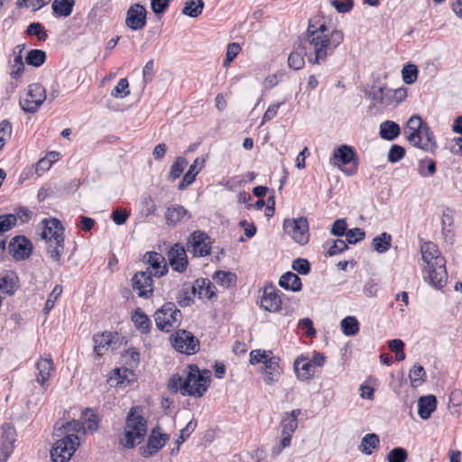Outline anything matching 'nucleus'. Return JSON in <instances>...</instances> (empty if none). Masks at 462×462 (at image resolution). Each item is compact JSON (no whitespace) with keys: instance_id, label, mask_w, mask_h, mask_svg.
Masks as SVG:
<instances>
[{"instance_id":"nucleus-1","label":"nucleus","mask_w":462,"mask_h":462,"mask_svg":"<svg viewBox=\"0 0 462 462\" xmlns=\"http://www.w3.org/2000/svg\"><path fill=\"white\" fill-rule=\"evenodd\" d=\"M344 34L340 30L329 31L325 23L310 19L304 37H300V47L311 64H319L342 43Z\"/></svg>"},{"instance_id":"nucleus-2","label":"nucleus","mask_w":462,"mask_h":462,"mask_svg":"<svg viewBox=\"0 0 462 462\" xmlns=\"http://www.w3.org/2000/svg\"><path fill=\"white\" fill-rule=\"evenodd\" d=\"M147 433V420L143 416V408L133 406L125 418V430L120 443L126 448H133L136 441L140 443Z\"/></svg>"},{"instance_id":"nucleus-3","label":"nucleus","mask_w":462,"mask_h":462,"mask_svg":"<svg viewBox=\"0 0 462 462\" xmlns=\"http://www.w3.org/2000/svg\"><path fill=\"white\" fill-rule=\"evenodd\" d=\"M210 377L209 370L200 371L197 365H189L188 372L180 386L181 395L202 397L208 388Z\"/></svg>"},{"instance_id":"nucleus-4","label":"nucleus","mask_w":462,"mask_h":462,"mask_svg":"<svg viewBox=\"0 0 462 462\" xmlns=\"http://www.w3.org/2000/svg\"><path fill=\"white\" fill-rule=\"evenodd\" d=\"M154 320L159 330L170 332L173 328L180 324L182 313L174 302L168 301L155 311Z\"/></svg>"},{"instance_id":"nucleus-5","label":"nucleus","mask_w":462,"mask_h":462,"mask_svg":"<svg viewBox=\"0 0 462 462\" xmlns=\"http://www.w3.org/2000/svg\"><path fill=\"white\" fill-rule=\"evenodd\" d=\"M61 437L56 440L51 450V457L53 462H67L79 445L78 435L69 434V436Z\"/></svg>"},{"instance_id":"nucleus-6","label":"nucleus","mask_w":462,"mask_h":462,"mask_svg":"<svg viewBox=\"0 0 462 462\" xmlns=\"http://www.w3.org/2000/svg\"><path fill=\"white\" fill-rule=\"evenodd\" d=\"M171 345L174 349L186 355H194L199 351V340L186 329L175 331L171 337Z\"/></svg>"},{"instance_id":"nucleus-7","label":"nucleus","mask_w":462,"mask_h":462,"mask_svg":"<svg viewBox=\"0 0 462 462\" xmlns=\"http://www.w3.org/2000/svg\"><path fill=\"white\" fill-rule=\"evenodd\" d=\"M283 229L296 243L306 245L309 242V223L306 217L285 219Z\"/></svg>"},{"instance_id":"nucleus-8","label":"nucleus","mask_w":462,"mask_h":462,"mask_svg":"<svg viewBox=\"0 0 462 462\" xmlns=\"http://www.w3.org/2000/svg\"><path fill=\"white\" fill-rule=\"evenodd\" d=\"M45 99L46 90L43 86L33 83L28 86L26 97L20 100V106L25 113H35Z\"/></svg>"},{"instance_id":"nucleus-9","label":"nucleus","mask_w":462,"mask_h":462,"mask_svg":"<svg viewBox=\"0 0 462 462\" xmlns=\"http://www.w3.org/2000/svg\"><path fill=\"white\" fill-rule=\"evenodd\" d=\"M333 159L337 161L335 164L338 167L352 163L350 167L344 170L346 174L350 176L356 173L358 162L356 158V152L352 146L347 144H342L338 146L333 152Z\"/></svg>"},{"instance_id":"nucleus-10","label":"nucleus","mask_w":462,"mask_h":462,"mask_svg":"<svg viewBox=\"0 0 462 462\" xmlns=\"http://www.w3.org/2000/svg\"><path fill=\"white\" fill-rule=\"evenodd\" d=\"M428 267L427 275L424 276L425 281L435 289H442L448 282L445 258H437V261Z\"/></svg>"},{"instance_id":"nucleus-11","label":"nucleus","mask_w":462,"mask_h":462,"mask_svg":"<svg viewBox=\"0 0 462 462\" xmlns=\"http://www.w3.org/2000/svg\"><path fill=\"white\" fill-rule=\"evenodd\" d=\"M169 439L170 436L162 432L159 426L154 427L148 436L146 445L140 448L141 455L143 457H152L165 446Z\"/></svg>"},{"instance_id":"nucleus-12","label":"nucleus","mask_w":462,"mask_h":462,"mask_svg":"<svg viewBox=\"0 0 462 462\" xmlns=\"http://www.w3.org/2000/svg\"><path fill=\"white\" fill-rule=\"evenodd\" d=\"M210 237L207 233L197 230L188 238V249L194 256H206L210 254Z\"/></svg>"},{"instance_id":"nucleus-13","label":"nucleus","mask_w":462,"mask_h":462,"mask_svg":"<svg viewBox=\"0 0 462 462\" xmlns=\"http://www.w3.org/2000/svg\"><path fill=\"white\" fill-rule=\"evenodd\" d=\"M131 282L133 290L138 292L140 298L149 299L152 296L153 280L151 271L137 272Z\"/></svg>"},{"instance_id":"nucleus-14","label":"nucleus","mask_w":462,"mask_h":462,"mask_svg":"<svg viewBox=\"0 0 462 462\" xmlns=\"http://www.w3.org/2000/svg\"><path fill=\"white\" fill-rule=\"evenodd\" d=\"M8 250L15 261L26 260L32 254V244L25 236H16L11 239Z\"/></svg>"},{"instance_id":"nucleus-15","label":"nucleus","mask_w":462,"mask_h":462,"mask_svg":"<svg viewBox=\"0 0 462 462\" xmlns=\"http://www.w3.org/2000/svg\"><path fill=\"white\" fill-rule=\"evenodd\" d=\"M16 440V431L14 426L5 423L2 426L0 439V462H6L14 450V443Z\"/></svg>"},{"instance_id":"nucleus-16","label":"nucleus","mask_w":462,"mask_h":462,"mask_svg":"<svg viewBox=\"0 0 462 462\" xmlns=\"http://www.w3.org/2000/svg\"><path fill=\"white\" fill-rule=\"evenodd\" d=\"M147 11L139 4H133L126 12L125 24L133 31L143 29L146 25Z\"/></svg>"},{"instance_id":"nucleus-17","label":"nucleus","mask_w":462,"mask_h":462,"mask_svg":"<svg viewBox=\"0 0 462 462\" xmlns=\"http://www.w3.org/2000/svg\"><path fill=\"white\" fill-rule=\"evenodd\" d=\"M169 264L178 273H184L188 266L186 251L179 243L175 244L168 251Z\"/></svg>"},{"instance_id":"nucleus-18","label":"nucleus","mask_w":462,"mask_h":462,"mask_svg":"<svg viewBox=\"0 0 462 462\" xmlns=\"http://www.w3.org/2000/svg\"><path fill=\"white\" fill-rule=\"evenodd\" d=\"M42 225L43 226L41 236L46 242L64 238V227L59 219L55 217L51 219L44 218L42 221Z\"/></svg>"},{"instance_id":"nucleus-19","label":"nucleus","mask_w":462,"mask_h":462,"mask_svg":"<svg viewBox=\"0 0 462 462\" xmlns=\"http://www.w3.org/2000/svg\"><path fill=\"white\" fill-rule=\"evenodd\" d=\"M280 361V358L275 356H273L264 361L262 372L266 384L271 385L279 381L282 374Z\"/></svg>"},{"instance_id":"nucleus-20","label":"nucleus","mask_w":462,"mask_h":462,"mask_svg":"<svg viewBox=\"0 0 462 462\" xmlns=\"http://www.w3.org/2000/svg\"><path fill=\"white\" fill-rule=\"evenodd\" d=\"M191 294L209 300L216 295V286L208 279H197L191 286Z\"/></svg>"},{"instance_id":"nucleus-21","label":"nucleus","mask_w":462,"mask_h":462,"mask_svg":"<svg viewBox=\"0 0 462 462\" xmlns=\"http://www.w3.org/2000/svg\"><path fill=\"white\" fill-rule=\"evenodd\" d=\"M19 278L14 271H5L0 274V292L12 296L19 288Z\"/></svg>"},{"instance_id":"nucleus-22","label":"nucleus","mask_w":462,"mask_h":462,"mask_svg":"<svg viewBox=\"0 0 462 462\" xmlns=\"http://www.w3.org/2000/svg\"><path fill=\"white\" fill-rule=\"evenodd\" d=\"M143 259L154 270L153 275L162 277L168 273V267L164 256L157 252H147Z\"/></svg>"},{"instance_id":"nucleus-23","label":"nucleus","mask_w":462,"mask_h":462,"mask_svg":"<svg viewBox=\"0 0 462 462\" xmlns=\"http://www.w3.org/2000/svg\"><path fill=\"white\" fill-rule=\"evenodd\" d=\"M293 367L298 379L301 381L311 379L315 374V367L312 362L304 356H300L295 359Z\"/></svg>"},{"instance_id":"nucleus-24","label":"nucleus","mask_w":462,"mask_h":462,"mask_svg":"<svg viewBox=\"0 0 462 462\" xmlns=\"http://www.w3.org/2000/svg\"><path fill=\"white\" fill-rule=\"evenodd\" d=\"M424 124L421 117L419 116H412L410 117L406 124L405 134L406 138L410 143L419 142L420 137L419 136L421 134V131L424 129Z\"/></svg>"},{"instance_id":"nucleus-25","label":"nucleus","mask_w":462,"mask_h":462,"mask_svg":"<svg viewBox=\"0 0 462 462\" xmlns=\"http://www.w3.org/2000/svg\"><path fill=\"white\" fill-rule=\"evenodd\" d=\"M53 368L51 358H41L36 363L38 371L36 382L42 386V393L47 390L45 383L51 376V371Z\"/></svg>"},{"instance_id":"nucleus-26","label":"nucleus","mask_w":462,"mask_h":462,"mask_svg":"<svg viewBox=\"0 0 462 462\" xmlns=\"http://www.w3.org/2000/svg\"><path fill=\"white\" fill-rule=\"evenodd\" d=\"M279 291L272 290L268 291L266 289L261 299V308L270 312H276L281 310L282 300Z\"/></svg>"},{"instance_id":"nucleus-27","label":"nucleus","mask_w":462,"mask_h":462,"mask_svg":"<svg viewBox=\"0 0 462 462\" xmlns=\"http://www.w3.org/2000/svg\"><path fill=\"white\" fill-rule=\"evenodd\" d=\"M185 217L191 218V214L181 205H173L167 208L165 219L168 226H175Z\"/></svg>"},{"instance_id":"nucleus-28","label":"nucleus","mask_w":462,"mask_h":462,"mask_svg":"<svg viewBox=\"0 0 462 462\" xmlns=\"http://www.w3.org/2000/svg\"><path fill=\"white\" fill-rule=\"evenodd\" d=\"M437 408V398L434 395L421 396L418 400V414L427 420Z\"/></svg>"},{"instance_id":"nucleus-29","label":"nucleus","mask_w":462,"mask_h":462,"mask_svg":"<svg viewBox=\"0 0 462 462\" xmlns=\"http://www.w3.org/2000/svg\"><path fill=\"white\" fill-rule=\"evenodd\" d=\"M301 413L300 409L285 412L281 420L282 432L292 435L298 428V416Z\"/></svg>"},{"instance_id":"nucleus-30","label":"nucleus","mask_w":462,"mask_h":462,"mask_svg":"<svg viewBox=\"0 0 462 462\" xmlns=\"http://www.w3.org/2000/svg\"><path fill=\"white\" fill-rule=\"evenodd\" d=\"M279 285L287 291L295 292L300 291L302 289L300 278L292 272H286L283 273L279 280Z\"/></svg>"},{"instance_id":"nucleus-31","label":"nucleus","mask_w":462,"mask_h":462,"mask_svg":"<svg viewBox=\"0 0 462 462\" xmlns=\"http://www.w3.org/2000/svg\"><path fill=\"white\" fill-rule=\"evenodd\" d=\"M401 134V127L394 121L386 120L380 125L379 135L386 141H393Z\"/></svg>"},{"instance_id":"nucleus-32","label":"nucleus","mask_w":462,"mask_h":462,"mask_svg":"<svg viewBox=\"0 0 462 462\" xmlns=\"http://www.w3.org/2000/svg\"><path fill=\"white\" fill-rule=\"evenodd\" d=\"M54 429L58 437H64L69 436V434L77 435L78 432L84 429V425L79 420H72L70 421H67L66 423H61L60 426V423L57 422Z\"/></svg>"},{"instance_id":"nucleus-33","label":"nucleus","mask_w":462,"mask_h":462,"mask_svg":"<svg viewBox=\"0 0 462 462\" xmlns=\"http://www.w3.org/2000/svg\"><path fill=\"white\" fill-rule=\"evenodd\" d=\"M419 136L420 137V143L412 142L411 143L412 145L420 148L426 152L432 151L437 147L436 142L434 141V134L430 131L428 125H424V129L421 131V134H420Z\"/></svg>"},{"instance_id":"nucleus-34","label":"nucleus","mask_w":462,"mask_h":462,"mask_svg":"<svg viewBox=\"0 0 462 462\" xmlns=\"http://www.w3.org/2000/svg\"><path fill=\"white\" fill-rule=\"evenodd\" d=\"M132 320L135 328L143 334L150 332L152 328V322L149 317L140 309L137 308L132 316Z\"/></svg>"},{"instance_id":"nucleus-35","label":"nucleus","mask_w":462,"mask_h":462,"mask_svg":"<svg viewBox=\"0 0 462 462\" xmlns=\"http://www.w3.org/2000/svg\"><path fill=\"white\" fill-rule=\"evenodd\" d=\"M75 0H54L51 5L55 16L68 17L71 14Z\"/></svg>"},{"instance_id":"nucleus-36","label":"nucleus","mask_w":462,"mask_h":462,"mask_svg":"<svg viewBox=\"0 0 462 462\" xmlns=\"http://www.w3.org/2000/svg\"><path fill=\"white\" fill-rule=\"evenodd\" d=\"M421 256L428 265L437 261V258H444L439 254L437 245L432 242H425L420 246Z\"/></svg>"},{"instance_id":"nucleus-37","label":"nucleus","mask_w":462,"mask_h":462,"mask_svg":"<svg viewBox=\"0 0 462 462\" xmlns=\"http://www.w3.org/2000/svg\"><path fill=\"white\" fill-rule=\"evenodd\" d=\"M112 334L110 332H105L102 334H96L93 337L94 341V352L97 356H103L102 351L107 349L112 342Z\"/></svg>"},{"instance_id":"nucleus-38","label":"nucleus","mask_w":462,"mask_h":462,"mask_svg":"<svg viewBox=\"0 0 462 462\" xmlns=\"http://www.w3.org/2000/svg\"><path fill=\"white\" fill-rule=\"evenodd\" d=\"M392 245V236L386 232H383L380 236H375L372 240L373 249L379 253L383 254L387 252Z\"/></svg>"},{"instance_id":"nucleus-39","label":"nucleus","mask_w":462,"mask_h":462,"mask_svg":"<svg viewBox=\"0 0 462 462\" xmlns=\"http://www.w3.org/2000/svg\"><path fill=\"white\" fill-rule=\"evenodd\" d=\"M47 253L54 262H60L64 251V238L46 242Z\"/></svg>"},{"instance_id":"nucleus-40","label":"nucleus","mask_w":462,"mask_h":462,"mask_svg":"<svg viewBox=\"0 0 462 462\" xmlns=\"http://www.w3.org/2000/svg\"><path fill=\"white\" fill-rule=\"evenodd\" d=\"M379 444L380 439L378 435L375 433H368L363 437L359 450L365 455H370L372 454V449L377 448Z\"/></svg>"},{"instance_id":"nucleus-41","label":"nucleus","mask_w":462,"mask_h":462,"mask_svg":"<svg viewBox=\"0 0 462 462\" xmlns=\"http://www.w3.org/2000/svg\"><path fill=\"white\" fill-rule=\"evenodd\" d=\"M213 280L225 288L235 286L236 283V275L231 272L217 271L213 274Z\"/></svg>"},{"instance_id":"nucleus-42","label":"nucleus","mask_w":462,"mask_h":462,"mask_svg":"<svg viewBox=\"0 0 462 462\" xmlns=\"http://www.w3.org/2000/svg\"><path fill=\"white\" fill-rule=\"evenodd\" d=\"M47 59L46 52L40 49H32L29 51L25 56V62L32 67H41Z\"/></svg>"},{"instance_id":"nucleus-43","label":"nucleus","mask_w":462,"mask_h":462,"mask_svg":"<svg viewBox=\"0 0 462 462\" xmlns=\"http://www.w3.org/2000/svg\"><path fill=\"white\" fill-rule=\"evenodd\" d=\"M365 96L373 101L374 106H386L385 87H372L365 91Z\"/></svg>"},{"instance_id":"nucleus-44","label":"nucleus","mask_w":462,"mask_h":462,"mask_svg":"<svg viewBox=\"0 0 462 462\" xmlns=\"http://www.w3.org/2000/svg\"><path fill=\"white\" fill-rule=\"evenodd\" d=\"M342 332L345 336L352 337L359 331V322L356 317L347 316L340 322Z\"/></svg>"},{"instance_id":"nucleus-45","label":"nucleus","mask_w":462,"mask_h":462,"mask_svg":"<svg viewBox=\"0 0 462 462\" xmlns=\"http://www.w3.org/2000/svg\"><path fill=\"white\" fill-rule=\"evenodd\" d=\"M203 8V0H188L182 8V14L196 18L202 13Z\"/></svg>"},{"instance_id":"nucleus-46","label":"nucleus","mask_w":462,"mask_h":462,"mask_svg":"<svg viewBox=\"0 0 462 462\" xmlns=\"http://www.w3.org/2000/svg\"><path fill=\"white\" fill-rule=\"evenodd\" d=\"M411 384L412 387H418L425 382L426 372L422 365L415 364L409 373Z\"/></svg>"},{"instance_id":"nucleus-47","label":"nucleus","mask_w":462,"mask_h":462,"mask_svg":"<svg viewBox=\"0 0 462 462\" xmlns=\"http://www.w3.org/2000/svg\"><path fill=\"white\" fill-rule=\"evenodd\" d=\"M386 96V106H390L393 103H401L407 97V89L405 88H399L392 89L385 88Z\"/></svg>"},{"instance_id":"nucleus-48","label":"nucleus","mask_w":462,"mask_h":462,"mask_svg":"<svg viewBox=\"0 0 462 462\" xmlns=\"http://www.w3.org/2000/svg\"><path fill=\"white\" fill-rule=\"evenodd\" d=\"M188 165V160L184 157H177L176 161L171 166V170L168 175V179L174 181L183 172L185 167Z\"/></svg>"},{"instance_id":"nucleus-49","label":"nucleus","mask_w":462,"mask_h":462,"mask_svg":"<svg viewBox=\"0 0 462 462\" xmlns=\"http://www.w3.org/2000/svg\"><path fill=\"white\" fill-rule=\"evenodd\" d=\"M299 48L301 49L300 46ZM300 51H291L288 58V65L291 69L294 70H299L302 69L305 64L303 55H306L304 54V51L302 50Z\"/></svg>"},{"instance_id":"nucleus-50","label":"nucleus","mask_w":462,"mask_h":462,"mask_svg":"<svg viewBox=\"0 0 462 462\" xmlns=\"http://www.w3.org/2000/svg\"><path fill=\"white\" fill-rule=\"evenodd\" d=\"M441 225H442V233L445 236V240L452 243V240H453V234H452L453 217L448 212H443Z\"/></svg>"},{"instance_id":"nucleus-51","label":"nucleus","mask_w":462,"mask_h":462,"mask_svg":"<svg viewBox=\"0 0 462 462\" xmlns=\"http://www.w3.org/2000/svg\"><path fill=\"white\" fill-rule=\"evenodd\" d=\"M194 296L191 294V288H182L176 296V300L181 308L190 306L194 301Z\"/></svg>"},{"instance_id":"nucleus-52","label":"nucleus","mask_w":462,"mask_h":462,"mask_svg":"<svg viewBox=\"0 0 462 462\" xmlns=\"http://www.w3.org/2000/svg\"><path fill=\"white\" fill-rule=\"evenodd\" d=\"M408 451L402 447L393 448L386 456L388 462H406Z\"/></svg>"},{"instance_id":"nucleus-53","label":"nucleus","mask_w":462,"mask_h":462,"mask_svg":"<svg viewBox=\"0 0 462 462\" xmlns=\"http://www.w3.org/2000/svg\"><path fill=\"white\" fill-rule=\"evenodd\" d=\"M402 79L406 84H412L417 80L418 69L413 64H406L402 69Z\"/></svg>"},{"instance_id":"nucleus-54","label":"nucleus","mask_w":462,"mask_h":462,"mask_svg":"<svg viewBox=\"0 0 462 462\" xmlns=\"http://www.w3.org/2000/svg\"><path fill=\"white\" fill-rule=\"evenodd\" d=\"M26 33L31 36H36L40 41H45L48 37L47 31L40 23H32L27 26Z\"/></svg>"},{"instance_id":"nucleus-55","label":"nucleus","mask_w":462,"mask_h":462,"mask_svg":"<svg viewBox=\"0 0 462 462\" xmlns=\"http://www.w3.org/2000/svg\"><path fill=\"white\" fill-rule=\"evenodd\" d=\"M130 94L129 83L126 79H121L111 92V96L116 98H124Z\"/></svg>"},{"instance_id":"nucleus-56","label":"nucleus","mask_w":462,"mask_h":462,"mask_svg":"<svg viewBox=\"0 0 462 462\" xmlns=\"http://www.w3.org/2000/svg\"><path fill=\"white\" fill-rule=\"evenodd\" d=\"M16 225V217L13 214L0 215V236Z\"/></svg>"},{"instance_id":"nucleus-57","label":"nucleus","mask_w":462,"mask_h":462,"mask_svg":"<svg viewBox=\"0 0 462 462\" xmlns=\"http://www.w3.org/2000/svg\"><path fill=\"white\" fill-rule=\"evenodd\" d=\"M24 71V64L23 61V55H16L14 58L12 64V70L10 76L13 79H19Z\"/></svg>"},{"instance_id":"nucleus-58","label":"nucleus","mask_w":462,"mask_h":462,"mask_svg":"<svg viewBox=\"0 0 462 462\" xmlns=\"http://www.w3.org/2000/svg\"><path fill=\"white\" fill-rule=\"evenodd\" d=\"M346 237V244L355 245L357 242L362 241L365 237V232L361 228L355 227L352 229H347L346 234H345Z\"/></svg>"},{"instance_id":"nucleus-59","label":"nucleus","mask_w":462,"mask_h":462,"mask_svg":"<svg viewBox=\"0 0 462 462\" xmlns=\"http://www.w3.org/2000/svg\"><path fill=\"white\" fill-rule=\"evenodd\" d=\"M291 268L301 275H308L310 273V263L305 258H297L292 262Z\"/></svg>"},{"instance_id":"nucleus-60","label":"nucleus","mask_w":462,"mask_h":462,"mask_svg":"<svg viewBox=\"0 0 462 462\" xmlns=\"http://www.w3.org/2000/svg\"><path fill=\"white\" fill-rule=\"evenodd\" d=\"M196 427H197V421L192 420L189 421L188 424L186 425V427L180 430V434L178 439L176 440L177 451H179V449H180V445L181 443H183L189 437V435L195 430Z\"/></svg>"},{"instance_id":"nucleus-61","label":"nucleus","mask_w":462,"mask_h":462,"mask_svg":"<svg viewBox=\"0 0 462 462\" xmlns=\"http://www.w3.org/2000/svg\"><path fill=\"white\" fill-rule=\"evenodd\" d=\"M241 47L236 42H232L227 45L226 59L224 60L223 66L227 67L238 55Z\"/></svg>"},{"instance_id":"nucleus-62","label":"nucleus","mask_w":462,"mask_h":462,"mask_svg":"<svg viewBox=\"0 0 462 462\" xmlns=\"http://www.w3.org/2000/svg\"><path fill=\"white\" fill-rule=\"evenodd\" d=\"M346 230H347V224H346V219L338 218V219L335 220L334 223L332 224L330 233L334 236L341 237V236H344L345 234H346Z\"/></svg>"},{"instance_id":"nucleus-63","label":"nucleus","mask_w":462,"mask_h":462,"mask_svg":"<svg viewBox=\"0 0 462 462\" xmlns=\"http://www.w3.org/2000/svg\"><path fill=\"white\" fill-rule=\"evenodd\" d=\"M405 155V149L399 144H393L388 152V161L395 163L402 159Z\"/></svg>"},{"instance_id":"nucleus-64","label":"nucleus","mask_w":462,"mask_h":462,"mask_svg":"<svg viewBox=\"0 0 462 462\" xmlns=\"http://www.w3.org/2000/svg\"><path fill=\"white\" fill-rule=\"evenodd\" d=\"M130 217V212L126 209L117 208L113 210L111 214V219L117 226L124 225L128 217Z\"/></svg>"}]
</instances>
